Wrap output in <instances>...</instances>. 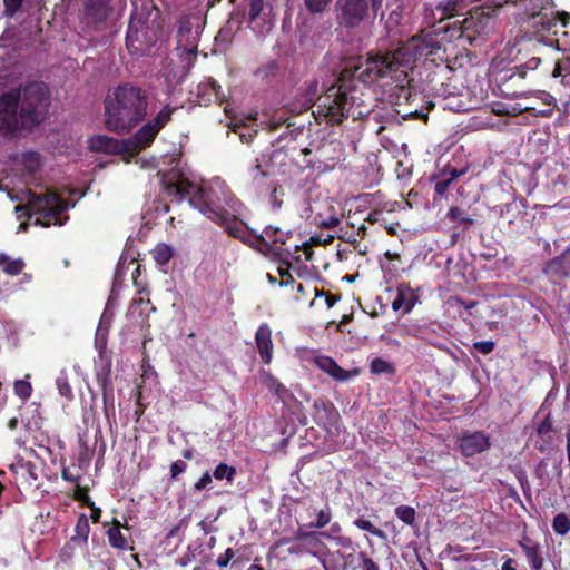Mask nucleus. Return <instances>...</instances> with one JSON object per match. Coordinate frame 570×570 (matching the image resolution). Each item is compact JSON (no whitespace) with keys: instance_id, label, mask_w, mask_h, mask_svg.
<instances>
[{"instance_id":"49","label":"nucleus","mask_w":570,"mask_h":570,"mask_svg":"<svg viewBox=\"0 0 570 570\" xmlns=\"http://www.w3.org/2000/svg\"><path fill=\"white\" fill-rule=\"evenodd\" d=\"M358 559L362 563L363 570H380L379 564L370 558L364 551L358 553Z\"/></svg>"},{"instance_id":"29","label":"nucleus","mask_w":570,"mask_h":570,"mask_svg":"<svg viewBox=\"0 0 570 570\" xmlns=\"http://www.w3.org/2000/svg\"><path fill=\"white\" fill-rule=\"evenodd\" d=\"M263 234L272 240L274 245H284L289 237V233L282 232L278 227L267 226Z\"/></svg>"},{"instance_id":"11","label":"nucleus","mask_w":570,"mask_h":570,"mask_svg":"<svg viewBox=\"0 0 570 570\" xmlns=\"http://www.w3.org/2000/svg\"><path fill=\"white\" fill-rule=\"evenodd\" d=\"M468 7L466 0H434L424 3V21L430 26L459 14Z\"/></svg>"},{"instance_id":"37","label":"nucleus","mask_w":570,"mask_h":570,"mask_svg":"<svg viewBox=\"0 0 570 570\" xmlns=\"http://www.w3.org/2000/svg\"><path fill=\"white\" fill-rule=\"evenodd\" d=\"M229 563L232 567L239 563V560L235 559V551L232 548H227L225 552L220 553L216 559V564L219 568H226Z\"/></svg>"},{"instance_id":"47","label":"nucleus","mask_w":570,"mask_h":570,"mask_svg":"<svg viewBox=\"0 0 570 570\" xmlns=\"http://www.w3.org/2000/svg\"><path fill=\"white\" fill-rule=\"evenodd\" d=\"M495 344L493 341H478L474 342L473 348L483 355H488L493 352Z\"/></svg>"},{"instance_id":"45","label":"nucleus","mask_w":570,"mask_h":570,"mask_svg":"<svg viewBox=\"0 0 570 570\" xmlns=\"http://www.w3.org/2000/svg\"><path fill=\"white\" fill-rule=\"evenodd\" d=\"M316 538H321V534L318 532H307L302 529H298L293 538V541L301 542V541H308L309 544L315 542Z\"/></svg>"},{"instance_id":"17","label":"nucleus","mask_w":570,"mask_h":570,"mask_svg":"<svg viewBox=\"0 0 570 570\" xmlns=\"http://www.w3.org/2000/svg\"><path fill=\"white\" fill-rule=\"evenodd\" d=\"M258 353L262 361L265 364H269L272 361L273 342L272 331L267 324H262L255 335Z\"/></svg>"},{"instance_id":"22","label":"nucleus","mask_w":570,"mask_h":570,"mask_svg":"<svg viewBox=\"0 0 570 570\" xmlns=\"http://www.w3.org/2000/svg\"><path fill=\"white\" fill-rule=\"evenodd\" d=\"M261 380L262 384L271 392H273L277 397L284 400L285 396L288 394L287 389L281 382H278V380L274 377L271 373L262 372Z\"/></svg>"},{"instance_id":"64","label":"nucleus","mask_w":570,"mask_h":570,"mask_svg":"<svg viewBox=\"0 0 570 570\" xmlns=\"http://www.w3.org/2000/svg\"><path fill=\"white\" fill-rule=\"evenodd\" d=\"M47 523L45 529L41 530V534L49 533L52 529H55L57 520L55 518H51L50 514H48Z\"/></svg>"},{"instance_id":"4","label":"nucleus","mask_w":570,"mask_h":570,"mask_svg":"<svg viewBox=\"0 0 570 570\" xmlns=\"http://www.w3.org/2000/svg\"><path fill=\"white\" fill-rule=\"evenodd\" d=\"M36 127V81L0 95V135L12 140Z\"/></svg>"},{"instance_id":"5","label":"nucleus","mask_w":570,"mask_h":570,"mask_svg":"<svg viewBox=\"0 0 570 570\" xmlns=\"http://www.w3.org/2000/svg\"><path fill=\"white\" fill-rule=\"evenodd\" d=\"M174 108L165 106L157 116L142 126L134 137L125 140H117L115 138L97 135L89 139V149L97 153L106 154H122L140 150L149 146L161 128L170 120Z\"/></svg>"},{"instance_id":"1","label":"nucleus","mask_w":570,"mask_h":570,"mask_svg":"<svg viewBox=\"0 0 570 570\" xmlns=\"http://www.w3.org/2000/svg\"><path fill=\"white\" fill-rule=\"evenodd\" d=\"M161 185L176 202L188 199L190 206L223 227L232 237L244 244L253 240V233L238 219L243 204L219 178L208 185H197L174 166L169 171L161 173Z\"/></svg>"},{"instance_id":"18","label":"nucleus","mask_w":570,"mask_h":570,"mask_svg":"<svg viewBox=\"0 0 570 570\" xmlns=\"http://www.w3.org/2000/svg\"><path fill=\"white\" fill-rule=\"evenodd\" d=\"M543 272L553 278H564L570 275V249L552 258L544 267Z\"/></svg>"},{"instance_id":"33","label":"nucleus","mask_w":570,"mask_h":570,"mask_svg":"<svg viewBox=\"0 0 570 570\" xmlns=\"http://www.w3.org/2000/svg\"><path fill=\"white\" fill-rule=\"evenodd\" d=\"M370 370L374 374H392L394 373L395 367L391 362H387L381 357H375L371 361Z\"/></svg>"},{"instance_id":"55","label":"nucleus","mask_w":570,"mask_h":570,"mask_svg":"<svg viewBox=\"0 0 570 570\" xmlns=\"http://www.w3.org/2000/svg\"><path fill=\"white\" fill-rule=\"evenodd\" d=\"M452 184L451 180H449L445 176L442 177L439 181L435 183L434 189L438 195H443L449 189L450 185Z\"/></svg>"},{"instance_id":"58","label":"nucleus","mask_w":570,"mask_h":570,"mask_svg":"<svg viewBox=\"0 0 570 570\" xmlns=\"http://www.w3.org/2000/svg\"><path fill=\"white\" fill-rule=\"evenodd\" d=\"M402 117L404 119H406V118H415V119L426 120L428 119V112L424 109H415L414 111L404 112L402 115Z\"/></svg>"},{"instance_id":"27","label":"nucleus","mask_w":570,"mask_h":570,"mask_svg":"<svg viewBox=\"0 0 570 570\" xmlns=\"http://www.w3.org/2000/svg\"><path fill=\"white\" fill-rule=\"evenodd\" d=\"M551 432H552V422H551V419H550V415H548L538 426H537V434L539 436L542 438L543 440V443L537 445V448L541 451V452H544L546 450V444H549L552 440V436H551Z\"/></svg>"},{"instance_id":"26","label":"nucleus","mask_w":570,"mask_h":570,"mask_svg":"<svg viewBox=\"0 0 570 570\" xmlns=\"http://www.w3.org/2000/svg\"><path fill=\"white\" fill-rule=\"evenodd\" d=\"M155 262L160 265H167L174 256V249L167 244H158L151 252Z\"/></svg>"},{"instance_id":"51","label":"nucleus","mask_w":570,"mask_h":570,"mask_svg":"<svg viewBox=\"0 0 570 570\" xmlns=\"http://www.w3.org/2000/svg\"><path fill=\"white\" fill-rule=\"evenodd\" d=\"M187 464L183 460H177L170 465V478L176 479L179 474L186 471Z\"/></svg>"},{"instance_id":"9","label":"nucleus","mask_w":570,"mask_h":570,"mask_svg":"<svg viewBox=\"0 0 570 570\" xmlns=\"http://www.w3.org/2000/svg\"><path fill=\"white\" fill-rule=\"evenodd\" d=\"M199 33L200 19L198 17H183L179 20L176 50L179 52L185 67L189 68L198 53Z\"/></svg>"},{"instance_id":"62","label":"nucleus","mask_w":570,"mask_h":570,"mask_svg":"<svg viewBox=\"0 0 570 570\" xmlns=\"http://www.w3.org/2000/svg\"><path fill=\"white\" fill-rule=\"evenodd\" d=\"M269 199H271L272 207L274 209H279L281 208L282 200H279L277 198V189L276 188H274L273 191L271 193Z\"/></svg>"},{"instance_id":"21","label":"nucleus","mask_w":570,"mask_h":570,"mask_svg":"<svg viewBox=\"0 0 570 570\" xmlns=\"http://www.w3.org/2000/svg\"><path fill=\"white\" fill-rule=\"evenodd\" d=\"M520 547L524 552L531 568L533 570H540L543 566V558L540 552V546L525 538L520 542Z\"/></svg>"},{"instance_id":"19","label":"nucleus","mask_w":570,"mask_h":570,"mask_svg":"<svg viewBox=\"0 0 570 570\" xmlns=\"http://www.w3.org/2000/svg\"><path fill=\"white\" fill-rule=\"evenodd\" d=\"M28 202L27 204H18L14 207V212L17 215V219L20 222L17 232L24 233L29 228V220L36 214V194L31 190H28Z\"/></svg>"},{"instance_id":"40","label":"nucleus","mask_w":570,"mask_h":570,"mask_svg":"<svg viewBox=\"0 0 570 570\" xmlns=\"http://www.w3.org/2000/svg\"><path fill=\"white\" fill-rule=\"evenodd\" d=\"M38 110L41 108H48L50 105V94L48 86L43 82H38ZM40 120L38 119V122Z\"/></svg>"},{"instance_id":"28","label":"nucleus","mask_w":570,"mask_h":570,"mask_svg":"<svg viewBox=\"0 0 570 570\" xmlns=\"http://www.w3.org/2000/svg\"><path fill=\"white\" fill-rule=\"evenodd\" d=\"M353 524L360 529V530H363V531H367L370 532L371 534L377 537L379 539H382V540H385L386 539V533L376 528L375 525H373V523L370 521V520H366L364 518H357L353 521Z\"/></svg>"},{"instance_id":"41","label":"nucleus","mask_w":570,"mask_h":570,"mask_svg":"<svg viewBox=\"0 0 570 570\" xmlns=\"http://www.w3.org/2000/svg\"><path fill=\"white\" fill-rule=\"evenodd\" d=\"M313 409L315 410L314 420L317 424H320L324 419L322 413L327 414L331 412L333 410V405L331 403L317 400L314 402Z\"/></svg>"},{"instance_id":"24","label":"nucleus","mask_w":570,"mask_h":570,"mask_svg":"<svg viewBox=\"0 0 570 570\" xmlns=\"http://www.w3.org/2000/svg\"><path fill=\"white\" fill-rule=\"evenodd\" d=\"M0 267L4 273L14 276L22 272L24 263L22 259H11L7 254L0 253Z\"/></svg>"},{"instance_id":"34","label":"nucleus","mask_w":570,"mask_h":570,"mask_svg":"<svg viewBox=\"0 0 570 570\" xmlns=\"http://www.w3.org/2000/svg\"><path fill=\"white\" fill-rule=\"evenodd\" d=\"M89 531H90V527H89L88 518L85 514H81L78 518V522L75 528L76 535L72 538V540L79 539V540L86 542L88 540Z\"/></svg>"},{"instance_id":"12","label":"nucleus","mask_w":570,"mask_h":570,"mask_svg":"<svg viewBox=\"0 0 570 570\" xmlns=\"http://www.w3.org/2000/svg\"><path fill=\"white\" fill-rule=\"evenodd\" d=\"M311 544L313 546H309L308 541L296 542L288 549V552L289 554H311L320 561L324 570H346L345 566L334 564L331 559H327L330 550L321 538H316L315 542Z\"/></svg>"},{"instance_id":"38","label":"nucleus","mask_w":570,"mask_h":570,"mask_svg":"<svg viewBox=\"0 0 570 570\" xmlns=\"http://www.w3.org/2000/svg\"><path fill=\"white\" fill-rule=\"evenodd\" d=\"M448 218L460 224L472 225L474 219L466 216L464 212L459 207H451L448 212Z\"/></svg>"},{"instance_id":"53","label":"nucleus","mask_w":570,"mask_h":570,"mask_svg":"<svg viewBox=\"0 0 570 570\" xmlns=\"http://www.w3.org/2000/svg\"><path fill=\"white\" fill-rule=\"evenodd\" d=\"M249 175L253 181L259 183L266 177V173L262 169V166L256 160V164L250 168Z\"/></svg>"},{"instance_id":"31","label":"nucleus","mask_w":570,"mask_h":570,"mask_svg":"<svg viewBox=\"0 0 570 570\" xmlns=\"http://www.w3.org/2000/svg\"><path fill=\"white\" fill-rule=\"evenodd\" d=\"M31 377L30 374H27L24 379L18 380L14 382V393L21 399L27 400L31 396L32 385L29 381Z\"/></svg>"},{"instance_id":"36","label":"nucleus","mask_w":570,"mask_h":570,"mask_svg":"<svg viewBox=\"0 0 570 570\" xmlns=\"http://www.w3.org/2000/svg\"><path fill=\"white\" fill-rule=\"evenodd\" d=\"M396 517L404 523L412 525L415 522V510L410 505H400L395 509Z\"/></svg>"},{"instance_id":"16","label":"nucleus","mask_w":570,"mask_h":570,"mask_svg":"<svg viewBox=\"0 0 570 570\" xmlns=\"http://www.w3.org/2000/svg\"><path fill=\"white\" fill-rule=\"evenodd\" d=\"M417 302V296L409 284H400L397 286V294L392 302L393 311L402 309L403 314L410 313Z\"/></svg>"},{"instance_id":"10","label":"nucleus","mask_w":570,"mask_h":570,"mask_svg":"<svg viewBox=\"0 0 570 570\" xmlns=\"http://www.w3.org/2000/svg\"><path fill=\"white\" fill-rule=\"evenodd\" d=\"M68 208L69 204L56 191L47 189L43 195L38 194V225L62 226L68 220Z\"/></svg>"},{"instance_id":"52","label":"nucleus","mask_w":570,"mask_h":570,"mask_svg":"<svg viewBox=\"0 0 570 570\" xmlns=\"http://www.w3.org/2000/svg\"><path fill=\"white\" fill-rule=\"evenodd\" d=\"M466 170H468V168L458 169V168H452V167L448 166L445 168V170L443 171V176H445L449 180H451L453 183L456 178L464 175L466 173Z\"/></svg>"},{"instance_id":"30","label":"nucleus","mask_w":570,"mask_h":570,"mask_svg":"<svg viewBox=\"0 0 570 570\" xmlns=\"http://www.w3.org/2000/svg\"><path fill=\"white\" fill-rule=\"evenodd\" d=\"M552 529L559 535H566L570 531V519L566 513H558L552 521Z\"/></svg>"},{"instance_id":"57","label":"nucleus","mask_w":570,"mask_h":570,"mask_svg":"<svg viewBox=\"0 0 570 570\" xmlns=\"http://www.w3.org/2000/svg\"><path fill=\"white\" fill-rule=\"evenodd\" d=\"M135 41H138V30H134V24H132V22H130L129 28H128V33H127L128 48L138 49L137 47L134 46Z\"/></svg>"},{"instance_id":"60","label":"nucleus","mask_w":570,"mask_h":570,"mask_svg":"<svg viewBox=\"0 0 570 570\" xmlns=\"http://www.w3.org/2000/svg\"><path fill=\"white\" fill-rule=\"evenodd\" d=\"M454 301L458 305L462 306L463 308H465L468 311L474 308L478 305L476 301H468L466 302L460 297H455Z\"/></svg>"},{"instance_id":"13","label":"nucleus","mask_w":570,"mask_h":570,"mask_svg":"<svg viewBox=\"0 0 570 570\" xmlns=\"http://www.w3.org/2000/svg\"><path fill=\"white\" fill-rule=\"evenodd\" d=\"M491 446L490 439L481 431L463 433L459 438V449L465 456H473Z\"/></svg>"},{"instance_id":"39","label":"nucleus","mask_w":570,"mask_h":570,"mask_svg":"<svg viewBox=\"0 0 570 570\" xmlns=\"http://www.w3.org/2000/svg\"><path fill=\"white\" fill-rule=\"evenodd\" d=\"M56 384H57V387L59 390V393L67 397V399H71L72 397V389L68 382V376L66 374L65 371H61L59 376L57 377L56 380Z\"/></svg>"},{"instance_id":"2","label":"nucleus","mask_w":570,"mask_h":570,"mask_svg":"<svg viewBox=\"0 0 570 570\" xmlns=\"http://www.w3.org/2000/svg\"><path fill=\"white\" fill-rule=\"evenodd\" d=\"M440 49L441 45L435 35L413 36L396 48H380L376 52L368 53L364 62L353 69H345L342 75L365 83L383 78L402 81L416 60L435 55Z\"/></svg>"},{"instance_id":"32","label":"nucleus","mask_w":570,"mask_h":570,"mask_svg":"<svg viewBox=\"0 0 570 570\" xmlns=\"http://www.w3.org/2000/svg\"><path fill=\"white\" fill-rule=\"evenodd\" d=\"M235 475L236 468L228 465L226 463L218 464L213 472V476L216 480H227L228 482H232Z\"/></svg>"},{"instance_id":"59","label":"nucleus","mask_w":570,"mask_h":570,"mask_svg":"<svg viewBox=\"0 0 570 570\" xmlns=\"http://www.w3.org/2000/svg\"><path fill=\"white\" fill-rule=\"evenodd\" d=\"M520 207H522V204L519 203V202H511V203H508L504 205V207L502 208L501 210V214L504 215V214H508L510 212H513V210H519Z\"/></svg>"},{"instance_id":"20","label":"nucleus","mask_w":570,"mask_h":570,"mask_svg":"<svg viewBox=\"0 0 570 570\" xmlns=\"http://www.w3.org/2000/svg\"><path fill=\"white\" fill-rule=\"evenodd\" d=\"M315 364L320 370L327 373L334 380L344 382L352 377L351 372L342 368L333 358L328 356H317Z\"/></svg>"},{"instance_id":"42","label":"nucleus","mask_w":570,"mask_h":570,"mask_svg":"<svg viewBox=\"0 0 570 570\" xmlns=\"http://www.w3.org/2000/svg\"><path fill=\"white\" fill-rule=\"evenodd\" d=\"M332 0H304L306 9L313 13H322L326 10Z\"/></svg>"},{"instance_id":"3","label":"nucleus","mask_w":570,"mask_h":570,"mask_svg":"<svg viewBox=\"0 0 570 570\" xmlns=\"http://www.w3.org/2000/svg\"><path fill=\"white\" fill-rule=\"evenodd\" d=\"M149 96L146 90L131 83H120L105 98V126L118 134L129 132L145 119Z\"/></svg>"},{"instance_id":"15","label":"nucleus","mask_w":570,"mask_h":570,"mask_svg":"<svg viewBox=\"0 0 570 570\" xmlns=\"http://www.w3.org/2000/svg\"><path fill=\"white\" fill-rule=\"evenodd\" d=\"M265 235H255L253 234V240L247 242V245L254 247L258 252L263 253L266 256H271L277 261H284L288 255L282 246L274 245L272 240H267Z\"/></svg>"},{"instance_id":"56","label":"nucleus","mask_w":570,"mask_h":570,"mask_svg":"<svg viewBox=\"0 0 570 570\" xmlns=\"http://www.w3.org/2000/svg\"><path fill=\"white\" fill-rule=\"evenodd\" d=\"M212 475L209 472L204 473L199 480L195 483L194 488L196 491H200L212 483Z\"/></svg>"},{"instance_id":"6","label":"nucleus","mask_w":570,"mask_h":570,"mask_svg":"<svg viewBox=\"0 0 570 570\" xmlns=\"http://www.w3.org/2000/svg\"><path fill=\"white\" fill-rule=\"evenodd\" d=\"M354 102L355 98L345 91L343 83L331 86L318 98L316 110L313 114L318 121L325 120L330 124H341L350 116Z\"/></svg>"},{"instance_id":"46","label":"nucleus","mask_w":570,"mask_h":570,"mask_svg":"<svg viewBox=\"0 0 570 570\" xmlns=\"http://www.w3.org/2000/svg\"><path fill=\"white\" fill-rule=\"evenodd\" d=\"M342 531V528L341 525L335 522L331 525V528L327 530V531H322V532H318V534H321V540L323 541V539H326V540H330V541H334L335 538H337L338 535H341Z\"/></svg>"},{"instance_id":"25","label":"nucleus","mask_w":570,"mask_h":570,"mask_svg":"<svg viewBox=\"0 0 570 570\" xmlns=\"http://www.w3.org/2000/svg\"><path fill=\"white\" fill-rule=\"evenodd\" d=\"M265 1L264 0H249L248 21L250 28L257 31V26L261 16L264 14Z\"/></svg>"},{"instance_id":"48","label":"nucleus","mask_w":570,"mask_h":570,"mask_svg":"<svg viewBox=\"0 0 570 570\" xmlns=\"http://www.w3.org/2000/svg\"><path fill=\"white\" fill-rule=\"evenodd\" d=\"M563 72L570 73V58H566L556 63L554 69L552 71V77L558 78L562 76Z\"/></svg>"},{"instance_id":"50","label":"nucleus","mask_w":570,"mask_h":570,"mask_svg":"<svg viewBox=\"0 0 570 570\" xmlns=\"http://www.w3.org/2000/svg\"><path fill=\"white\" fill-rule=\"evenodd\" d=\"M22 1L23 0H3L6 16L13 17L21 8Z\"/></svg>"},{"instance_id":"43","label":"nucleus","mask_w":570,"mask_h":570,"mask_svg":"<svg viewBox=\"0 0 570 570\" xmlns=\"http://www.w3.org/2000/svg\"><path fill=\"white\" fill-rule=\"evenodd\" d=\"M332 520V513L331 509L328 507L320 510L317 512L316 522L312 523L309 527L316 528V529H323L325 525H327Z\"/></svg>"},{"instance_id":"54","label":"nucleus","mask_w":570,"mask_h":570,"mask_svg":"<svg viewBox=\"0 0 570 570\" xmlns=\"http://www.w3.org/2000/svg\"><path fill=\"white\" fill-rule=\"evenodd\" d=\"M333 542H335L336 546H338L343 549H350L353 552H355V544L350 537L338 535L337 538H335V540Z\"/></svg>"},{"instance_id":"63","label":"nucleus","mask_w":570,"mask_h":570,"mask_svg":"<svg viewBox=\"0 0 570 570\" xmlns=\"http://www.w3.org/2000/svg\"><path fill=\"white\" fill-rule=\"evenodd\" d=\"M541 62V59L540 58H537V57H533L531 59H529L524 65H522L523 67H525L527 70H534L538 68V66L540 65Z\"/></svg>"},{"instance_id":"8","label":"nucleus","mask_w":570,"mask_h":570,"mask_svg":"<svg viewBox=\"0 0 570 570\" xmlns=\"http://www.w3.org/2000/svg\"><path fill=\"white\" fill-rule=\"evenodd\" d=\"M21 420L24 426V434L17 439V443L22 452L17 454L16 462L12 463L11 470L14 474L28 481L29 479H36L33 471L35 465L32 461L29 460L35 453L36 432L31 419L24 420L23 414H21Z\"/></svg>"},{"instance_id":"35","label":"nucleus","mask_w":570,"mask_h":570,"mask_svg":"<svg viewBox=\"0 0 570 570\" xmlns=\"http://www.w3.org/2000/svg\"><path fill=\"white\" fill-rule=\"evenodd\" d=\"M108 539L110 544L115 548L124 549L127 544L126 539L120 532L119 523L108 530Z\"/></svg>"},{"instance_id":"44","label":"nucleus","mask_w":570,"mask_h":570,"mask_svg":"<svg viewBox=\"0 0 570 570\" xmlns=\"http://www.w3.org/2000/svg\"><path fill=\"white\" fill-rule=\"evenodd\" d=\"M298 33H299V39L301 41H307V40H311L313 42H317L321 38V32H315L313 35H311V30H309V26L307 22H304L299 28H298Z\"/></svg>"},{"instance_id":"61","label":"nucleus","mask_w":570,"mask_h":570,"mask_svg":"<svg viewBox=\"0 0 570 570\" xmlns=\"http://www.w3.org/2000/svg\"><path fill=\"white\" fill-rule=\"evenodd\" d=\"M340 223V219L336 216H331L325 220H322L320 225L324 228H333L337 226Z\"/></svg>"},{"instance_id":"23","label":"nucleus","mask_w":570,"mask_h":570,"mask_svg":"<svg viewBox=\"0 0 570 570\" xmlns=\"http://www.w3.org/2000/svg\"><path fill=\"white\" fill-rule=\"evenodd\" d=\"M57 446L60 448V441L56 435L50 436L47 432L38 433V449H41L49 458L53 455Z\"/></svg>"},{"instance_id":"7","label":"nucleus","mask_w":570,"mask_h":570,"mask_svg":"<svg viewBox=\"0 0 570 570\" xmlns=\"http://www.w3.org/2000/svg\"><path fill=\"white\" fill-rule=\"evenodd\" d=\"M382 3L383 0H337L336 23L343 30H354L368 19L371 11L376 16Z\"/></svg>"},{"instance_id":"14","label":"nucleus","mask_w":570,"mask_h":570,"mask_svg":"<svg viewBox=\"0 0 570 570\" xmlns=\"http://www.w3.org/2000/svg\"><path fill=\"white\" fill-rule=\"evenodd\" d=\"M110 11L108 0H87L83 9V21L88 26H98L106 21Z\"/></svg>"}]
</instances>
